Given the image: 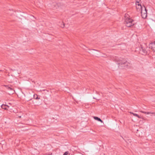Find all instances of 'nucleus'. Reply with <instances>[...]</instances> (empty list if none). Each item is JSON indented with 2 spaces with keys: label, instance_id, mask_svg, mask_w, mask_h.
<instances>
[{
  "label": "nucleus",
  "instance_id": "1",
  "mask_svg": "<svg viewBox=\"0 0 155 155\" xmlns=\"http://www.w3.org/2000/svg\"><path fill=\"white\" fill-rule=\"evenodd\" d=\"M114 60L117 62L118 64L119 65L120 64L121 65L122 64H125L126 65H128V64H129V63L127 62V61L121 58H119L118 57H116L114 58Z\"/></svg>",
  "mask_w": 155,
  "mask_h": 155
},
{
  "label": "nucleus",
  "instance_id": "2",
  "mask_svg": "<svg viewBox=\"0 0 155 155\" xmlns=\"http://www.w3.org/2000/svg\"><path fill=\"white\" fill-rule=\"evenodd\" d=\"M134 21L130 18L126 19L125 21V24L128 27H130L134 25Z\"/></svg>",
  "mask_w": 155,
  "mask_h": 155
},
{
  "label": "nucleus",
  "instance_id": "3",
  "mask_svg": "<svg viewBox=\"0 0 155 155\" xmlns=\"http://www.w3.org/2000/svg\"><path fill=\"white\" fill-rule=\"evenodd\" d=\"M140 11H141V15L142 17L143 18H145L147 17V10L145 8V7L144 6L143 8L140 9Z\"/></svg>",
  "mask_w": 155,
  "mask_h": 155
},
{
  "label": "nucleus",
  "instance_id": "4",
  "mask_svg": "<svg viewBox=\"0 0 155 155\" xmlns=\"http://www.w3.org/2000/svg\"><path fill=\"white\" fill-rule=\"evenodd\" d=\"M147 48H144L142 46L140 48L139 53L143 55H146L148 54V51H147Z\"/></svg>",
  "mask_w": 155,
  "mask_h": 155
},
{
  "label": "nucleus",
  "instance_id": "5",
  "mask_svg": "<svg viewBox=\"0 0 155 155\" xmlns=\"http://www.w3.org/2000/svg\"><path fill=\"white\" fill-rule=\"evenodd\" d=\"M150 48H151L153 51H155V42L151 43L150 45Z\"/></svg>",
  "mask_w": 155,
  "mask_h": 155
},
{
  "label": "nucleus",
  "instance_id": "6",
  "mask_svg": "<svg viewBox=\"0 0 155 155\" xmlns=\"http://www.w3.org/2000/svg\"><path fill=\"white\" fill-rule=\"evenodd\" d=\"M140 111L142 113H144L146 114H153L154 115H155V113L153 112H144L143 111Z\"/></svg>",
  "mask_w": 155,
  "mask_h": 155
},
{
  "label": "nucleus",
  "instance_id": "7",
  "mask_svg": "<svg viewBox=\"0 0 155 155\" xmlns=\"http://www.w3.org/2000/svg\"><path fill=\"white\" fill-rule=\"evenodd\" d=\"M1 107L5 110H7V107H9V106L6 105L2 104L1 106Z\"/></svg>",
  "mask_w": 155,
  "mask_h": 155
},
{
  "label": "nucleus",
  "instance_id": "8",
  "mask_svg": "<svg viewBox=\"0 0 155 155\" xmlns=\"http://www.w3.org/2000/svg\"><path fill=\"white\" fill-rule=\"evenodd\" d=\"M94 118L95 120H97L99 121H100L101 123L103 122V121L100 118L98 117H94Z\"/></svg>",
  "mask_w": 155,
  "mask_h": 155
},
{
  "label": "nucleus",
  "instance_id": "9",
  "mask_svg": "<svg viewBox=\"0 0 155 155\" xmlns=\"http://www.w3.org/2000/svg\"><path fill=\"white\" fill-rule=\"evenodd\" d=\"M5 86L8 90H10L13 91V93L15 92V91L13 90V88L12 87H10L8 86L7 85H5Z\"/></svg>",
  "mask_w": 155,
  "mask_h": 155
},
{
  "label": "nucleus",
  "instance_id": "10",
  "mask_svg": "<svg viewBox=\"0 0 155 155\" xmlns=\"http://www.w3.org/2000/svg\"><path fill=\"white\" fill-rule=\"evenodd\" d=\"M136 5H137V9L138 7L137 6H138L140 7V9H141L142 8H143V7H142L141 6V5L139 4V3H136Z\"/></svg>",
  "mask_w": 155,
  "mask_h": 155
},
{
  "label": "nucleus",
  "instance_id": "11",
  "mask_svg": "<svg viewBox=\"0 0 155 155\" xmlns=\"http://www.w3.org/2000/svg\"><path fill=\"white\" fill-rule=\"evenodd\" d=\"M130 113L132 114H133L135 116L139 118H140V117L139 116V115H138V114H135V113H131V112H130Z\"/></svg>",
  "mask_w": 155,
  "mask_h": 155
},
{
  "label": "nucleus",
  "instance_id": "12",
  "mask_svg": "<svg viewBox=\"0 0 155 155\" xmlns=\"http://www.w3.org/2000/svg\"><path fill=\"white\" fill-rule=\"evenodd\" d=\"M34 97L35 99H40V97H38V95H34Z\"/></svg>",
  "mask_w": 155,
  "mask_h": 155
},
{
  "label": "nucleus",
  "instance_id": "13",
  "mask_svg": "<svg viewBox=\"0 0 155 155\" xmlns=\"http://www.w3.org/2000/svg\"><path fill=\"white\" fill-rule=\"evenodd\" d=\"M124 140L127 143H128L129 142L130 143V140H128V141H127V140L126 139H124Z\"/></svg>",
  "mask_w": 155,
  "mask_h": 155
},
{
  "label": "nucleus",
  "instance_id": "14",
  "mask_svg": "<svg viewBox=\"0 0 155 155\" xmlns=\"http://www.w3.org/2000/svg\"><path fill=\"white\" fill-rule=\"evenodd\" d=\"M64 155H69L68 152H66L64 154Z\"/></svg>",
  "mask_w": 155,
  "mask_h": 155
},
{
  "label": "nucleus",
  "instance_id": "15",
  "mask_svg": "<svg viewBox=\"0 0 155 155\" xmlns=\"http://www.w3.org/2000/svg\"><path fill=\"white\" fill-rule=\"evenodd\" d=\"M136 3H139L140 0H136Z\"/></svg>",
  "mask_w": 155,
  "mask_h": 155
},
{
  "label": "nucleus",
  "instance_id": "16",
  "mask_svg": "<svg viewBox=\"0 0 155 155\" xmlns=\"http://www.w3.org/2000/svg\"><path fill=\"white\" fill-rule=\"evenodd\" d=\"M64 24H63V25H62L61 26V27H62V28H64Z\"/></svg>",
  "mask_w": 155,
  "mask_h": 155
},
{
  "label": "nucleus",
  "instance_id": "17",
  "mask_svg": "<svg viewBox=\"0 0 155 155\" xmlns=\"http://www.w3.org/2000/svg\"><path fill=\"white\" fill-rule=\"evenodd\" d=\"M18 117H19V118H21V116H18Z\"/></svg>",
  "mask_w": 155,
  "mask_h": 155
},
{
  "label": "nucleus",
  "instance_id": "18",
  "mask_svg": "<svg viewBox=\"0 0 155 155\" xmlns=\"http://www.w3.org/2000/svg\"><path fill=\"white\" fill-rule=\"evenodd\" d=\"M55 4H55V3H54V5Z\"/></svg>",
  "mask_w": 155,
  "mask_h": 155
}]
</instances>
